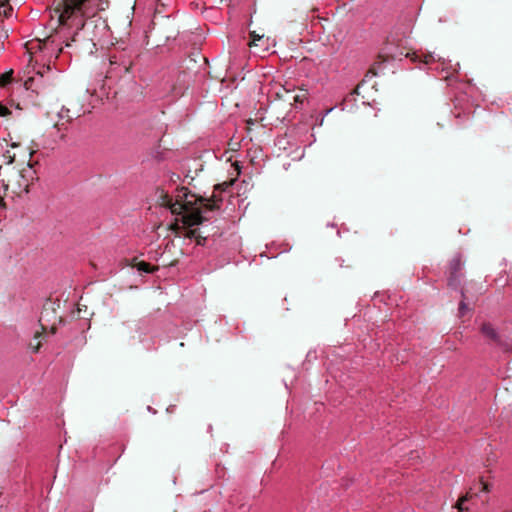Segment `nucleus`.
<instances>
[{
	"label": "nucleus",
	"instance_id": "nucleus-21",
	"mask_svg": "<svg viewBox=\"0 0 512 512\" xmlns=\"http://www.w3.org/2000/svg\"><path fill=\"white\" fill-rule=\"evenodd\" d=\"M294 99H295V101H297V102H298V101H301V97H300L299 95L295 96V98H294Z\"/></svg>",
	"mask_w": 512,
	"mask_h": 512
},
{
	"label": "nucleus",
	"instance_id": "nucleus-1",
	"mask_svg": "<svg viewBox=\"0 0 512 512\" xmlns=\"http://www.w3.org/2000/svg\"><path fill=\"white\" fill-rule=\"evenodd\" d=\"M185 200L183 202L175 201L166 195L163 204L170 208L171 213L182 216V223L184 225V237L195 239L197 245L204 246L208 236L203 235L199 228H192L193 226L202 224L206 218L201 214V209L198 207V201H203L204 198L199 195L186 192L184 194Z\"/></svg>",
	"mask_w": 512,
	"mask_h": 512
},
{
	"label": "nucleus",
	"instance_id": "nucleus-12",
	"mask_svg": "<svg viewBox=\"0 0 512 512\" xmlns=\"http://www.w3.org/2000/svg\"><path fill=\"white\" fill-rule=\"evenodd\" d=\"M79 303L77 307V320H91L93 313L88 312L87 306H83Z\"/></svg>",
	"mask_w": 512,
	"mask_h": 512
},
{
	"label": "nucleus",
	"instance_id": "nucleus-7",
	"mask_svg": "<svg viewBox=\"0 0 512 512\" xmlns=\"http://www.w3.org/2000/svg\"><path fill=\"white\" fill-rule=\"evenodd\" d=\"M60 308L59 300H52L48 298L43 304L41 311L40 320H51L58 318V320H64L62 316L57 315V310Z\"/></svg>",
	"mask_w": 512,
	"mask_h": 512
},
{
	"label": "nucleus",
	"instance_id": "nucleus-14",
	"mask_svg": "<svg viewBox=\"0 0 512 512\" xmlns=\"http://www.w3.org/2000/svg\"><path fill=\"white\" fill-rule=\"evenodd\" d=\"M472 497V493L469 492L467 493L465 496H463L461 499H459L458 503H457V507L459 509L460 512H463L464 510H467L466 507H464V503Z\"/></svg>",
	"mask_w": 512,
	"mask_h": 512
},
{
	"label": "nucleus",
	"instance_id": "nucleus-2",
	"mask_svg": "<svg viewBox=\"0 0 512 512\" xmlns=\"http://www.w3.org/2000/svg\"><path fill=\"white\" fill-rule=\"evenodd\" d=\"M35 150L21 148L17 144L11 146V150H7L2 155V164L0 165V180L5 190L11 189L13 193L21 188L19 178H23L26 164L32 168L31 158Z\"/></svg>",
	"mask_w": 512,
	"mask_h": 512
},
{
	"label": "nucleus",
	"instance_id": "nucleus-6",
	"mask_svg": "<svg viewBox=\"0 0 512 512\" xmlns=\"http://www.w3.org/2000/svg\"><path fill=\"white\" fill-rule=\"evenodd\" d=\"M202 197L204 198V200L198 201V207H200L201 212L203 210L215 211V210L220 209V206L223 202V198H222L220 192L214 190L211 196H209V197L202 196Z\"/></svg>",
	"mask_w": 512,
	"mask_h": 512
},
{
	"label": "nucleus",
	"instance_id": "nucleus-9",
	"mask_svg": "<svg viewBox=\"0 0 512 512\" xmlns=\"http://www.w3.org/2000/svg\"><path fill=\"white\" fill-rule=\"evenodd\" d=\"M131 266L137 268L138 271L144 273H154L155 271L158 270L157 266H152L145 261H137L136 258L133 259Z\"/></svg>",
	"mask_w": 512,
	"mask_h": 512
},
{
	"label": "nucleus",
	"instance_id": "nucleus-4",
	"mask_svg": "<svg viewBox=\"0 0 512 512\" xmlns=\"http://www.w3.org/2000/svg\"><path fill=\"white\" fill-rule=\"evenodd\" d=\"M47 115L53 123V126L58 130H61L65 124L71 122L73 119L72 115L70 114V110L65 106H55L50 111H48Z\"/></svg>",
	"mask_w": 512,
	"mask_h": 512
},
{
	"label": "nucleus",
	"instance_id": "nucleus-20",
	"mask_svg": "<svg viewBox=\"0 0 512 512\" xmlns=\"http://www.w3.org/2000/svg\"><path fill=\"white\" fill-rule=\"evenodd\" d=\"M430 59H432V56H431V55L426 56V57H425L424 62H425V63H428V62L430 61Z\"/></svg>",
	"mask_w": 512,
	"mask_h": 512
},
{
	"label": "nucleus",
	"instance_id": "nucleus-17",
	"mask_svg": "<svg viewBox=\"0 0 512 512\" xmlns=\"http://www.w3.org/2000/svg\"><path fill=\"white\" fill-rule=\"evenodd\" d=\"M478 486H479V488H481V491H482V492H485V493H486V492H488V491H489L488 484H486V483H484V482H482V481L478 483Z\"/></svg>",
	"mask_w": 512,
	"mask_h": 512
},
{
	"label": "nucleus",
	"instance_id": "nucleus-10",
	"mask_svg": "<svg viewBox=\"0 0 512 512\" xmlns=\"http://www.w3.org/2000/svg\"><path fill=\"white\" fill-rule=\"evenodd\" d=\"M249 35H250V42H249L250 47L263 46V44L267 45L268 40L267 39L264 40L263 34H258L256 31H251Z\"/></svg>",
	"mask_w": 512,
	"mask_h": 512
},
{
	"label": "nucleus",
	"instance_id": "nucleus-5",
	"mask_svg": "<svg viewBox=\"0 0 512 512\" xmlns=\"http://www.w3.org/2000/svg\"><path fill=\"white\" fill-rule=\"evenodd\" d=\"M463 268V262L460 256H455L449 263V277L448 285L452 288H458L461 282V270Z\"/></svg>",
	"mask_w": 512,
	"mask_h": 512
},
{
	"label": "nucleus",
	"instance_id": "nucleus-13",
	"mask_svg": "<svg viewBox=\"0 0 512 512\" xmlns=\"http://www.w3.org/2000/svg\"><path fill=\"white\" fill-rule=\"evenodd\" d=\"M13 71H8L0 76V85L5 86L12 81Z\"/></svg>",
	"mask_w": 512,
	"mask_h": 512
},
{
	"label": "nucleus",
	"instance_id": "nucleus-11",
	"mask_svg": "<svg viewBox=\"0 0 512 512\" xmlns=\"http://www.w3.org/2000/svg\"><path fill=\"white\" fill-rule=\"evenodd\" d=\"M481 331L487 338H490L492 340L497 339V332L492 322L484 323L481 327Z\"/></svg>",
	"mask_w": 512,
	"mask_h": 512
},
{
	"label": "nucleus",
	"instance_id": "nucleus-19",
	"mask_svg": "<svg viewBox=\"0 0 512 512\" xmlns=\"http://www.w3.org/2000/svg\"><path fill=\"white\" fill-rule=\"evenodd\" d=\"M352 94H359V85L355 87Z\"/></svg>",
	"mask_w": 512,
	"mask_h": 512
},
{
	"label": "nucleus",
	"instance_id": "nucleus-3",
	"mask_svg": "<svg viewBox=\"0 0 512 512\" xmlns=\"http://www.w3.org/2000/svg\"><path fill=\"white\" fill-rule=\"evenodd\" d=\"M100 0H59V20L64 24L72 16L91 17L99 10Z\"/></svg>",
	"mask_w": 512,
	"mask_h": 512
},
{
	"label": "nucleus",
	"instance_id": "nucleus-18",
	"mask_svg": "<svg viewBox=\"0 0 512 512\" xmlns=\"http://www.w3.org/2000/svg\"><path fill=\"white\" fill-rule=\"evenodd\" d=\"M369 74H371L372 76H376L377 75V72L375 70V67H371L368 71V73L366 74V77L369 76Z\"/></svg>",
	"mask_w": 512,
	"mask_h": 512
},
{
	"label": "nucleus",
	"instance_id": "nucleus-16",
	"mask_svg": "<svg viewBox=\"0 0 512 512\" xmlns=\"http://www.w3.org/2000/svg\"><path fill=\"white\" fill-rule=\"evenodd\" d=\"M11 113V111L4 105L0 103V116H7Z\"/></svg>",
	"mask_w": 512,
	"mask_h": 512
},
{
	"label": "nucleus",
	"instance_id": "nucleus-15",
	"mask_svg": "<svg viewBox=\"0 0 512 512\" xmlns=\"http://www.w3.org/2000/svg\"><path fill=\"white\" fill-rule=\"evenodd\" d=\"M232 184H233V181H225L223 183L215 185L214 188H215V191H218L221 193V192L225 191L228 187H230Z\"/></svg>",
	"mask_w": 512,
	"mask_h": 512
},
{
	"label": "nucleus",
	"instance_id": "nucleus-8",
	"mask_svg": "<svg viewBox=\"0 0 512 512\" xmlns=\"http://www.w3.org/2000/svg\"><path fill=\"white\" fill-rule=\"evenodd\" d=\"M467 293H468V289L463 288L461 291L462 300H461V302L459 304V308H458V317H460V318L471 317V314H470L471 308L466 303V301L469 299Z\"/></svg>",
	"mask_w": 512,
	"mask_h": 512
}]
</instances>
